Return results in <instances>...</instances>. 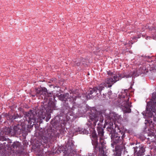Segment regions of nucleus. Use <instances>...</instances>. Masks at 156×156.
I'll return each mask as SVG.
<instances>
[{
	"label": "nucleus",
	"mask_w": 156,
	"mask_h": 156,
	"mask_svg": "<svg viewBox=\"0 0 156 156\" xmlns=\"http://www.w3.org/2000/svg\"><path fill=\"white\" fill-rule=\"evenodd\" d=\"M105 122L104 128H105L106 126H108L107 129L108 131L110 132L109 133L111 134V138L113 143L115 144H123V139L125 137V133L120 129L118 127H115L114 129L113 123L111 122L110 118L105 119Z\"/></svg>",
	"instance_id": "f257e3e1"
},
{
	"label": "nucleus",
	"mask_w": 156,
	"mask_h": 156,
	"mask_svg": "<svg viewBox=\"0 0 156 156\" xmlns=\"http://www.w3.org/2000/svg\"><path fill=\"white\" fill-rule=\"evenodd\" d=\"M38 117L37 118V114L34 112L33 110H30L28 112H26L25 114V117L26 121L28 122V123L31 124L32 122L36 123L39 118L40 119H44L46 117V121H48L51 117L50 114H47L43 111L41 110L38 113Z\"/></svg>",
	"instance_id": "f03ea898"
},
{
	"label": "nucleus",
	"mask_w": 156,
	"mask_h": 156,
	"mask_svg": "<svg viewBox=\"0 0 156 156\" xmlns=\"http://www.w3.org/2000/svg\"><path fill=\"white\" fill-rule=\"evenodd\" d=\"M136 72L135 71L133 72L126 74V73L117 74H113L112 73L108 72V74L112 76V77H109L107 78L105 80V83L108 85V87H111L117 81H119L122 78L126 77L128 78L131 77L132 76H136L135 74Z\"/></svg>",
	"instance_id": "7ed1b4c3"
},
{
	"label": "nucleus",
	"mask_w": 156,
	"mask_h": 156,
	"mask_svg": "<svg viewBox=\"0 0 156 156\" xmlns=\"http://www.w3.org/2000/svg\"><path fill=\"white\" fill-rule=\"evenodd\" d=\"M151 105H148L146 107V116L148 117H153V120L156 121V91L152 94Z\"/></svg>",
	"instance_id": "20e7f679"
},
{
	"label": "nucleus",
	"mask_w": 156,
	"mask_h": 156,
	"mask_svg": "<svg viewBox=\"0 0 156 156\" xmlns=\"http://www.w3.org/2000/svg\"><path fill=\"white\" fill-rule=\"evenodd\" d=\"M106 87V84L105 83H103L100 84L98 87L90 89L88 91V94L86 96V98L87 99L92 98V96H95L98 94V93H97L98 91L101 94V91Z\"/></svg>",
	"instance_id": "39448f33"
},
{
	"label": "nucleus",
	"mask_w": 156,
	"mask_h": 156,
	"mask_svg": "<svg viewBox=\"0 0 156 156\" xmlns=\"http://www.w3.org/2000/svg\"><path fill=\"white\" fill-rule=\"evenodd\" d=\"M79 94L73 92L72 95L69 96V93H66L63 94H61L59 96L60 100L62 101L66 102L68 101L73 102L76 100L77 97H80Z\"/></svg>",
	"instance_id": "423d86ee"
},
{
	"label": "nucleus",
	"mask_w": 156,
	"mask_h": 156,
	"mask_svg": "<svg viewBox=\"0 0 156 156\" xmlns=\"http://www.w3.org/2000/svg\"><path fill=\"white\" fill-rule=\"evenodd\" d=\"M88 117L91 121L94 122L93 125L94 126L96 125L97 122L98 121L99 117L100 119L99 123H102L104 120L103 116L101 114L98 115L96 111L94 113L91 111L90 113H89Z\"/></svg>",
	"instance_id": "0eeeda50"
},
{
	"label": "nucleus",
	"mask_w": 156,
	"mask_h": 156,
	"mask_svg": "<svg viewBox=\"0 0 156 156\" xmlns=\"http://www.w3.org/2000/svg\"><path fill=\"white\" fill-rule=\"evenodd\" d=\"M98 126L97 127V130L98 132V137L99 138V141L102 147H105V144L106 142L104 139V129L101 127L102 123H98Z\"/></svg>",
	"instance_id": "6e6552de"
},
{
	"label": "nucleus",
	"mask_w": 156,
	"mask_h": 156,
	"mask_svg": "<svg viewBox=\"0 0 156 156\" xmlns=\"http://www.w3.org/2000/svg\"><path fill=\"white\" fill-rule=\"evenodd\" d=\"M126 99H125L121 104L122 106V109L123 112L125 113H129L131 112L130 108L132 106L131 105V103L129 102V97L126 96Z\"/></svg>",
	"instance_id": "1a4fd4ad"
},
{
	"label": "nucleus",
	"mask_w": 156,
	"mask_h": 156,
	"mask_svg": "<svg viewBox=\"0 0 156 156\" xmlns=\"http://www.w3.org/2000/svg\"><path fill=\"white\" fill-rule=\"evenodd\" d=\"M136 146L134 147V152L135 156H143L145 152V148L142 144H136Z\"/></svg>",
	"instance_id": "9d476101"
},
{
	"label": "nucleus",
	"mask_w": 156,
	"mask_h": 156,
	"mask_svg": "<svg viewBox=\"0 0 156 156\" xmlns=\"http://www.w3.org/2000/svg\"><path fill=\"white\" fill-rule=\"evenodd\" d=\"M47 89L45 87H41L36 89V95L39 99H43L44 97L47 93Z\"/></svg>",
	"instance_id": "9b49d317"
},
{
	"label": "nucleus",
	"mask_w": 156,
	"mask_h": 156,
	"mask_svg": "<svg viewBox=\"0 0 156 156\" xmlns=\"http://www.w3.org/2000/svg\"><path fill=\"white\" fill-rule=\"evenodd\" d=\"M92 144L94 146V151L97 153H98V154L100 153V149H102L104 151L103 149L105 148V147H102V146L100 142L99 145L98 146V144L97 140L92 141Z\"/></svg>",
	"instance_id": "f8f14e48"
},
{
	"label": "nucleus",
	"mask_w": 156,
	"mask_h": 156,
	"mask_svg": "<svg viewBox=\"0 0 156 156\" xmlns=\"http://www.w3.org/2000/svg\"><path fill=\"white\" fill-rule=\"evenodd\" d=\"M8 134L13 133V134H18L20 132V126L19 125H17L16 126H14L13 130L10 128H8L7 129Z\"/></svg>",
	"instance_id": "ddd939ff"
},
{
	"label": "nucleus",
	"mask_w": 156,
	"mask_h": 156,
	"mask_svg": "<svg viewBox=\"0 0 156 156\" xmlns=\"http://www.w3.org/2000/svg\"><path fill=\"white\" fill-rule=\"evenodd\" d=\"M52 95V94L51 93H48L47 91L46 94L44 97L43 99L46 102L50 101L52 99L51 98Z\"/></svg>",
	"instance_id": "4468645a"
},
{
	"label": "nucleus",
	"mask_w": 156,
	"mask_h": 156,
	"mask_svg": "<svg viewBox=\"0 0 156 156\" xmlns=\"http://www.w3.org/2000/svg\"><path fill=\"white\" fill-rule=\"evenodd\" d=\"M48 109L51 110L55 109V103L51 101H48Z\"/></svg>",
	"instance_id": "2eb2a0df"
},
{
	"label": "nucleus",
	"mask_w": 156,
	"mask_h": 156,
	"mask_svg": "<svg viewBox=\"0 0 156 156\" xmlns=\"http://www.w3.org/2000/svg\"><path fill=\"white\" fill-rule=\"evenodd\" d=\"M20 145V144L19 142H14L13 144H12L10 146V147L12 149V148H17L19 147Z\"/></svg>",
	"instance_id": "dca6fc26"
},
{
	"label": "nucleus",
	"mask_w": 156,
	"mask_h": 156,
	"mask_svg": "<svg viewBox=\"0 0 156 156\" xmlns=\"http://www.w3.org/2000/svg\"><path fill=\"white\" fill-rule=\"evenodd\" d=\"M66 146H68V149H67L68 152H71L73 151V144L72 142L69 143L67 144Z\"/></svg>",
	"instance_id": "f3484780"
},
{
	"label": "nucleus",
	"mask_w": 156,
	"mask_h": 156,
	"mask_svg": "<svg viewBox=\"0 0 156 156\" xmlns=\"http://www.w3.org/2000/svg\"><path fill=\"white\" fill-rule=\"evenodd\" d=\"M111 115L112 116H114V118L115 120L119 119L121 117V115H119L118 114H117L115 112L112 113L111 114Z\"/></svg>",
	"instance_id": "a211bd4d"
},
{
	"label": "nucleus",
	"mask_w": 156,
	"mask_h": 156,
	"mask_svg": "<svg viewBox=\"0 0 156 156\" xmlns=\"http://www.w3.org/2000/svg\"><path fill=\"white\" fill-rule=\"evenodd\" d=\"M100 153L98 154V156H107L105 153L104 151L102 149H100Z\"/></svg>",
	"instance_id": "6ab92c4d"
},
{
	"label": "nucleus",
	"mask_w": 156,
	"mask_h": 156,
	"mask_svg": "<svg viewBox=\"0 0 156 156\" xmlns=\"http://www.w3.org/2000/svg\"><path fill=\"white\" fill-rule=\"evenodd\" d=\"M22 116L18 114H16V115H14L12 117V119H17L18 118H21Z\"/></svg>",
	"instance_id": "aec40b11"
},
{
	"label": "nucleus",
	"mask_w": 156,
	"mask_h": 156,
	"mask_svg": "<svg viewBox=\"0 0 156 156\" xmlns=\"http://www.w3.org/2000/svg\"><path fill=\"white\" fill-rule=\"evenodd\" d=\"M114 156H121V154H119L116 153L115 155Z\"/></svg>",
	"instance_id": "412c9836"
},
{
	"label": "nucleus",
	"mask_w": 156,
	"mask_h": 156,
	"mask_svg": "<svg viewBox=\"0 0 156 156\" xmlns=\"http://www.w3.org/2000/svg\"><path fill=\"white\" fill-rule=\"evenodd\" d=\"M76 65L77 66H79L80 65V63H79V62H77L76 63Z\"/></svg>",
	"instance_id": "4be33fe9"
},
{
	"label": "nucleus",
	"mask_w": 156,
	"mask_h": 156,
	"mask_svg": "<svg viewBox=\"0 0 156 156\" xmlns=\"http://www.w3.org/2000/svg\"><path fill=\"white\" fill-rule=\"evenodd\" d=\"M56 81V79H54V80L52 81V82L55 83Z\"/></svg>",
	"instance_id": "5701e85b"
},
{
	"label": "nucleus",
	"mask_w": 156,
	"mask_h": 156,
	"mask_svg": "<svg viewBox=\"0 0 156 156\" xmlns=\"http://www.w3.org/2000/svg\"><path fill=\"white\" fill-rule=\"evenodd\" d=\"M103 96L104 98H106V96L105 94H103Z\"/></svg>",
	"instance_id": "b1692460"
},
{
	"label": "nucleus",
	"mask_w": 156,
	"mask_h": 156,
	"mask_svg": "<svg viewBox=\"0 0 156 156\" xmlns=\"http://www.w3.org/2000/svg\"><path fill=\"white\" fill-rule=\"evenodd\" d=\"M36 96V95H32V96L33 97H34L35 96Z\"/></svg>",
	"instance_id": "393cba45"
},
{
	"label": "nucleus",
	"mask_w": 156,
	"mask_h": 156,
	"mask_svg": "<svg viewBox=\"0 0 156 156\" xmlns=\"http://www.w3.org/2000/svg\"><path fill=\"white\" fill-rule=\"evenodd\" d=\"M148 37H146V39H147V38H148Z\"/></svg>",
	"instance_id": "a878e982"
},
{
	"label": "nucleus",
	"mask_w": 156,
	"mask_h": 156,
	"mask_svg": "<svg viewBox=\"0 0 156 156\" xmlns=\"http://www.w3.org/2000/svg\"><path fill=\"white\" fill-rule=\"evenodd\" d=\"M146 156H150V155H147Z\"/></svg>",
	"instance_id": "bb28decb"
},
{
	"label": "nucleus",
	"mask_w": 156,
	"mask_h": 156,
	"mask_svg": "<svg viewBox=\"0 0 156 156\" xmlns=\"http://www.w3.org/2000/svg\"><path fill=\"white\" fill-rule=\"evenodd\" d=\"M127 156H129V155H127Z\"/></svg>",
	"instance_id": "cd10ccee"
}]
</instances>
